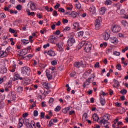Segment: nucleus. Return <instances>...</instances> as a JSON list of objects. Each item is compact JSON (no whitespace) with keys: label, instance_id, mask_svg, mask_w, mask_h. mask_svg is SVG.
<instances>
[{"label":"nucleus","instance_id":"36","mask_svg":"<svg viewBox=\"0 0 128 128\" xmlns=\"http://www.w3.org/2000/svg\"><path fill=\"white\" fill-rule=\"evenodd\" d=\"M42 86L44 88H46V90H48L50 88V86H48V83L45 82L42 84Z\"/></svg>","mask_w":128,"mask_h":128},{"label":"nucleus","instance_id":"18","mask_svg":"<svg viewBox=\"0 0 128 128\" xmlns=\"http://www.w3.org/2000/svg\"><path fill=\"white\" fill-rule=\"evenodd\" d=\"M90 12L92 14H96V9L94 6H92L90 8Z\"/></svg>","mask_w":128,"mask_h":128},{"label":"nucleus","instance_id":"12","mask_svg":"<svg viewBox=\"0 0 128 128\" xmlns=\"http://www.w3.org/2000/svg\"><path fill=\"white\" fill-rule=\"evenodd\" d=\"M74 42H76V40H74V38H70L68 40V46H72Z\"/></svg>","mask_w":128,"mask_h":128},{"label":"nucleus","instance_id":"26","mask_svg":"<svg viewBox=\"0 0 128 128\" xmlns=\"http://www.w3.org/2000/svg\"><path fill=\"white\" fill-rule=\"evenodd\" d=\"M16 91L18 94H22V92H24V87L22 86H19L16 88Z\"/></svg>","mask_w":128,"mask_h":128},{"label":"nucleus","instance_id":"27","mask_svg":"<svg viewBox=\"0 0 128 128\" xmlns=\"http://www.w3.org/2000/svg\"><path fill=\"white\" fill-rule=\"evenodd\" d=\"M8 52H6L0 51V58H6L7 56Z\"/></svg>","mask_w":128,"mask_h":128},{"label":"nucleus","instance_id":"42","mask_svg":"<svg viewBox=\"0 0 128 128\" xmlns=\"http://www.w3.org/2000/svg\"><path fill=\"white\" fill-rule=\"evenodd\" d=\"M9 32H10L11 34H17V32L16 30H14L12 28H9Z\"/></svg>","mask_w":128,"mask_h":128},{"label":"nucleus","instance_id":"46","mask_svg":"<svg viewBox=\"0 0 128 128\" xmlns=\"http://www.w3.org/2000/svg\"><path fill=\"white\" fill-rule=\"evenodd\" d=\"M12 50V47L10 46H8L6 49V52H10V51Z\"/></svg>","mask_w":128,"mask_h":128},{"label":"nucleus","instance_id":"15","mask_svg":"<svg viewBox=\"0 0 128 128\" xmlns=\"http://www.w3.org/2000/svg\"><path fill=\"white\" fill-rule=\"evenodd\" d=\"M56 46H58V50L60 52H64V47L62 46V43L60 44V43H58L56 44Z\"/></svg>","mask_w":128,"mask_h":128},{"label":"nucleus","instance_id":"7","mask_svg":"<svg viewBox=\"0 0 128 128\" xmlns=\"http://www.w3.org/2000/svg\"><path fill=\"white\" fill-rule=\"evenodd\" d=\"M120 8L119 7L118 10H116L117 14H120L122 16V18H126L128 17V16L126 14V10L122 9L120 10Z\"/></svg>","mask_w":128,"mask_h":128},{"label":"nucleus","instance_id":"40","mask_svg":"<svg viewBox=\"0 0 128 128\" xmlns=\"http://www.w3.org/2000/svg\"><path fill=\"white\" fill-rule=\"evenodd\" d=\"M104 4L106 6H110V4H112V0H106L104 2Z\"/></svg>","mask_w":128,"mask_h":128},{"label":"nucleus","instance_id":"2","mask_svg":"<svg viewBox=\"0 0 128 128\" xmlns=\"http://www.w3.org/2000/svg\"><path fill=\"white\" fill-rule=\"evenodd\" d=\"M24 124L26 128H30V120L24 118L22 119V118H19V122L18 124V128H20L23 126Z\"/></svg>","mask_w":128,"mask_h":128},{"label":"nucleus","instance_id":"63","mask_svg":"<svg viewBox=\"0 0 128 128\" xmlns=\"http://www.w3.org/2000/svg\"><path fill=\"white\" fill-rule=\"evenodd\" d=\"M0 16L2 18H6V14H4V13H1L0 14Z\"/></svg>","mask_w":128,"mask_h":128},{"label":"nucleus","instance_id":"20","mask_svg":"<svg viewBox=\"0 0 128 128\" xmlns=\"http://www.w3.org/2000/svg\"><path fill=\"white\" fill-rule=\"evenodd\" d=\"M30 80L28 78H25L22 81V84H24V86H28V84H30Z\"/></svg>","mask_w":128,"mask_h":128},{"label":"nucleus","instance_id":"6","mask_svg":"<svg viewBox=\"0 0 128 128\" xmlns=\"http://www.w3.org/2000/svg\"><path fill=\"white\" fill-rule=\"evenodd\" d=\"M8 36L6 35H4L2 37V40H1V46H4L8 44Z\"/></svg>","mask_w":128,"mask_h":128},{"label":"nucleus","instance_id":"58","mask_svg":"<svg viewBox=\"0 0 128 128\" xmlns=\"http://www.w3.org/2000/svg\"><path fill=\"white\" fill-rule=\"evenodd\" d=\"M118 36H119V38H126V36H124V34L122 33H120L118 34Z\"/></svg>","mask_w":128,"mask_h":128},{"label":"nucleus","instance_id":"32","mask_svg":"<svg viewBox=\"0 0 128 128\" xmlns=\"http://www.w3.org/2000/svg\"><path fill=\"white\" fill-rule=\"evenodd\" d=\"M114 85H113L114 88H118V86H120V82L118 81V80L114 79Z\"/></svg>","mask_w":128,"mask_h":128},{"label":"nucleus","instance_id":"45","mask_svg":"<svg viewBox=\"0 0 128 128\" xmlns=\"http://www.w3.org/2000/svg\"><path fill=\"white\" fill-rule=\"evenodd\" d=\"M58 64V60H54L53 61L51 62V64L52 66H56Z\"/></svg>","mask_w":128,"mask_h":128},{"label":"nucleus","instance_id":"60","mask_svg":"<svg viewBox=\"0 0 128 128\" xmlns=\"http://www.w3.org/2000/svg\"><path fill=\"white\" fill-rule=\"evenodd\" d=\"M60 4H56L54 6V8L56 10H58V8H60Z\"/></svg>","mask_w":128,"mask_h":128},{"label":"nucleus","instance_id":"35","mask_svg":"<svg viewBox=\"0 0 128 128\" xmlns=\"http://www.w3.org/2000/svg\"><path fill=\"white\" fill-rule=\"evenodd\" d=\"M61 109H62V107L60 106H58L54 108V110L56 112H60V110Z\"/></svg>","mask_w":128,"mask_h":128},{"label":"nucleus","instance_id":"64","mask_svg":"<svg viewBox=\"0 0 128 128\" xmlns=\"http://www.w3.org/2000/svg\"><path fill=\"white\" fill-rule=\"evenodd\" d=\"M50 46V43H47L46 44L44 45V48H48Z\"/></svg>","mask_w":128,"mask_h":128},{"label":"nucleus","instance_id":"29","mask_svg":"<svg viewBox=\"0 0 128 128\" xmlns=\"http://www.w3.org/2000/svg\"><path fill=\"white\" fill-rule=\"evenodd\" d=\"M74 28H76V30H80V24L78 22H75L73 24Z\"/></svg>","mask_w":128,"mask_h":128},{"label":"nucleus","instance_id":"28","mask_svg":"<svg viewBox=\"0 0 128 128\" xmlns=\"http://www.w3.org/2000/svg\"><path fill=\"white\" fill-rule=\"evenodd\" d=\"M56 37L54 36H52L49 40V42H51V44H56Z\"/></svg>","mask_w":128,"mask_h":128},{"label":"nucleus","instance_id":"5","mask_svg":"<svg viewBox=\"0 0 128 128\" xmlns=\"http://www.w3.org/2000/svg\"><path fill=\"white\" fill-rule=\"evenodd\" d=\"M7 98H9L12 102H14L16 98V94L14 92H10L7 96Z\"/></svg>","mask_w":128,"mask_h":128},{"label":"nucleus","instance_id":"19","mask_svg":"<svg viewBox=\"0 0 128 128\" xmlns=\"http://www.w3.org/2000/svg\"><path fill=\"white\" fill-rule=\"evenodd\" d=\"M87 42H86L85 40H83V41H82L81 42H80L78 46V48H82V46H86Z\"/></svg>","mask_w":128,"mask_h":128},{"label":"nucleus","instance_id":"55","mask_svg":"<svg viewBox=\"0 0 128 128\" xmlns=\"http://www.w3.org/2000/svg\"><path fill=\"white\" fill-rule=\"evenodd\" d=\"M5 88H12V84L10 83H8L5 85Z\"/></svg>","mask_w":128,"mask_h":128},{"label":"nucleus","instance_id":"56","mask_svg":"<svg viewBox=\"0 0 128 128\" xmlns=\"http://www.w3.org/2000/svg\"><path fill=\"white\" fill-rule=\"evenodd\" d=\"M34 116H38V112L36 110H34Z\"/></svg>","mask_w":128,"mask_h":128},{"label":"nucleus","instance_id":"22","mask_svg":"<svg viewBox=\"0 0 128 128\" xmlns=\"http://www.w3.org/2000/svg\"><path fill=\"white\" fill-rule=\"evenodd\" d=\"M47 54L50 56H56V52L54 50H49Z\"/></svg>","mask_w":128,"mask_h":128},{"label":"nucleus","instance_id":"48","mask_svg":"<svg viewBox=\"0 0 128 128\" xmlns=\"http://www.w3.org/2000/svg\"><path fill=\"white\" fill-rule=\"evenodd\" d=\"M76 8H78V9L80 8H82V5L80 4V2L76 3Z\"/></svg>","mask_w":128,"mask_h":128},{"label":"nucleus","instance_id":"33","mask_svg":"<svg viewBox=\"0 0 128 128\" xmlns=\"http://www.w3.org/2000/svg\"><path fill=\"white\" fill-rule=\"evenodd\" d=\"M21 42L22 44H30V40H28L22 39L21 40Z\"/></svg>","mask_w":128,"mask_h":128},{"label":"nucleus","instance_id":"34","mask_svg":"<svg viewBox=\"0 0 128 128\" xmlns=\"http://www.w3.org/2000/svg\"><path fill=\"white\" fill-rule=\"evenodd\" d=\"M8 72V69L4 67L0 69V74H6Z\"/></svg>","mask_w":128,"mask_h":128},{"label":"nucleus","instance_id":"14","mask_svg":"<svg viewBox=\"0 0 128 128\" xmlns=\"http://www.w3.org/2000/svg\"><path fill=\"white\" fill-rule=\"evenodd\" d=\"M46 74L48 80H52V75L50 70H46Z\"/></svg>","mask_w":128,"mask_h":128},{"label":"nucleus","instance_id":"49","mask_svg":"<svg viewBox=\"0 0 128 128\" xmlns=\"http://www.w3.org/2000/svg\"><path fill=\"white\" fill-rule=\"evenodd\" d=\"M16 10H22V5L19 4L16 7Z\"/></svg>","mask_w":128,"mask_h":128},{"label":"nucleus","instance_id":"43","mask_svg":"<svg viewBox=\"0 0 128 128\" xmlns=\"http://www.w3.org/2000/svg\"><path fill=\"white\" fill-rule=\"evenodd\" d=\"M120 94H126V92H128V91L126 89H124L120 90Z\"/></svg>","mask_w":128,"mask_h":128},{"label":"nucleus","instance_id":"57","mask_svg":"<svg viewBox=\"0 0 128 128\" xmlns=\"http://www.w3.org/2000/svg\"><path fill=\"white\" fill-rule=\"evenodd\" d=\"M52 16H58V12H56V10H54L53 12Z\"/></svg>","mask_w":128,"mask_h":128},{"label":"nucleus","instance_id":"1","mask_svg":"<svg viewBox=\"0 0 128 128\" xmlns=\"http://www.w3.org/2000/svg\"><path fill=\"white\" fill-rule=\"evenodd\" d=\"M110 115L109 114H106L100 118L99 122H98V124H103L105 128H110L108 126V124H110Z\"/></svg>","mask_w":128,"mask_h":128},{"label":"nucleus","instance_id":"11","mask_svg":"<svg viewBox=\"0 0 128 128\" xmlns=\"http://www.w3.org/2000/svg\"><path fill=\"white\" fill-rule=\"evenodd\" d=\"M111 30L114 34H116L120 31V27L118 25H113L112 26Z\"/></svg>","mask_w":128,"mask_h":128},{"label":"nucleus","instance_id":"25","mask_svg":"<svg viewBox=\"0 0 128 128\" xmlns=\"http://www.w3.org/2000/svg\"><path fill=\"white\" fill-rule=\"evenodd\" d=\"M106 9L104 7H102L100 8L99 10L100 14H102V15L104 14H106Z\"/></svg>","mask_w":128,"mask_h":128},{"label":"nucleus","instance_id":"31","mask_svg":"<svg viewBox=\"0 0 128 128\" xmlns=\"http://www.w3.org/2000/svg\"><path fill=\"white\" fill-rule=\"evenodd\" d=\"M28 16H34V12H30V10L28 8L26 10Z\"/></svg>","mask_w":128,"mask_h":128},{"label":"nucleus","instance_id":"50","mask_svg":"<svg viewBox=\"0 0 128 128\" xmlns=\"http://www.w3.org/2000/svg\"><path fill=\"white\" fill-rule=\"evenodd\" d=\"M116 68L118 70H122V65L120 64H118Z\"/></svg>","mask_w":128,"mask_h":128},{"label":"nucleus","instance_id":"9","mask_svg":"<svg viewBox=\"0 0 128 128\" xmlns=\"http://www.w3.org/2000/svg\"><path fill=\"white\" fill-rule=\"evenodd\" d=\"M110 36V30H106L104 34H103V38L104 40H108Z\"/></svg>","mask_w":128,"mask_h":128},{"label":"nucleus","instance_id":"39","mask_svg":"<svg viewBox=\"0 0 128 128\" xmlns=\"http://www.w3.org/2000/svg\"><path fill=\"white\" fill-rule=\"evenodd\" d=\"M76 35L79 38H82V36H84V32L82 31L79 32L76 34Z\"/></svg>","mask_w":128,"mask_h":128},{"label":"nucleus","instance_id":"53","mask_svg":"<svg viewBox=\"0 0 128 128\" xmlns=\"http://www.w3.org/2000/svg\"><path fill=\"white\" fill-rule=\"evenodd\" d=\"M122 24H123V26H128V22H126V20H122Z\"/></svg>","mask_w":128,"mask_h":128},{"label":"nucleus","instance_id":"44","mask_svg":"<svg viewBox=\"0 0 128 128\" xmlns=\"http://www.w3.org/2000/svg\"><path fill=\"white\" fill-rule=\"evenodd\" d=\"M70 30V28L68 26H66L63 32H68Z\"/></svg>","mask_w":128,"mask_h":128},{"label":"nucleus","instance_id":"4","mask_svg":"<svg viewBox=\"0 0 128 128\" xmlns=\"http://www.w3.org/2000/svg\"><path fill=\"white\" fill-rule=\"evenodd\" d=\"M22 74L23 76H30V68L28 66H24L22 68Z\"/></svg>","mask_w":128,"mask_h":128},{"label":"nucleus","instance_id":"16","mask_svg":"<svg viewBox=\"0 0 128 128\" xmlns=\"http://www.w3.org/2000/svg\"><path fill=\"white\" fill-rule=\"evenodd\" d=\"M74 66L78 68L81 67L84 68V65L82 61H81L80 62H76L74 63Z\"/></svg>","mask_w":128,"mask_h":128},{"label":"nucleus","instance_id":"59","mask_svg":"<svg viewBox=\"0 0 128 128\" xmlns=\"http://www.w3.org/2000/svg\"><path fill=\"white\" fill-rule=\"evenodd\" d=\"M126 50H128V46H126L125 47V48L123 50H122V52L123 54H124V52H126Z\"/></svg>","mask_w":128,"mask_h":128},{"label":"nucleus","instance_id":"62","mask_svg":"<svg viewBox=\"0 0 128 128\" xmlns=\"http://www.w3.org/2000/svg\"><path fill=\"white\" fill-rule=\"evenodd\" d=\"M4 10H5V12H10V8L8 7V6H5V7H4Z\"/></svg>","mask_w":128,"mask_h":128},{"label":"nucleus","instance_id":"17","mask_svg":"<svg viewBox=\"0 0 128 128\" xmlns=\"http://www.w3.org/2000/svg\"><path fill=\"white\" fill-rule=\"evenodd\" d=\"M110 42L112 44H117L118 43V40L116 37L112 36L110 38Z\"/></svg>","mask_w":128,"mask_h":128},{"label":"nucleus","instance_id":"47","mask_svg":"<svg viewBox=\"0 0 128 128\" xmlns=\"http://www.w3.org/2000/svg\"><path fill=\"white\" fill-rule=\"evenodd\" d=\"M113 55L116 56H120V52L116 51L113 52Z\"/></svg>","mask_w":128,"mask_h":128},{"label":"nucleus","instance_id":"37","mask_svg":"<svg viewBox=\"0 0 128 128\" xmlns=\"http://www.w3.org/2000/svg\"><path fill=\"white\" fill-rule=\"evenodd\" d=\"M54 98H50L49 100V104L50 106H52V104H54Z\"/></svg>","mask_w":128,"mask_h":128},{"label":"nucleus","instance_id":"21","mask_svg":"<svg viewBox=\"0 0 128 128\" xmlns=\"http://www.w3.org/2000/svg\"><path fill=\"white\" fill-rule=\"evenodd\" d=\"M92 118L95 122H100V117L96 114H94L92 115Z\"/></svg>","mask_w":128,"mask_h":128},{"label":"nucleus","instance_id":"30","mask_svg":"<svg viewBox=\"0 0 128 128\" xmlns=\"http://www.w3.org/2000/svg\"><path fill=\"white\" fill-rule=\"evenodd\" d=\"M70 16H72V18H76L78 16V12L72 11L71 14H70Z\"/></svg>","mask_w":128,"mask_h":128},{"label":"nucleus","instance_id":"8","mask_svg":"<svg viewBox=\"0 0 128 128\" xmlns=\"http://www.w3.org/2000/svg\"><path fill=\"white\" fill-rule=\"evenodd\" d=\"M92 50V44L90 42H87L84 47V50L86 52H90Z\"/></svg>","mask_w":128,"mask_h":128},{"label":"nucleus","instance_id":"51","mask_svg":"<svg viewBox=\"0 0 128 128\" xmlns=\"http://www.w3.org/2000/svg\"><path fill=\"white\" fill-rule=\"evenodd\" d=\"M6 98V94H2L0 96V100H4Z\"/></svg>","mask_w":128,"mask_h":128},{"label":"nucleus","instance_id":"3","mask_svg":"<svg viewBox=\"0 0 128 128\" xmlns=\"http://www.w3.org/2000/svg\"><path fill=\"white\" fill-rule=\"evenodd\" d=\"M94 78H96L94 74H92L91 76L86 80V82H84L82 84L83 88H86V86H90L91 82H94Z\"/></svg>","mask_w":128,"mask_h":128},{"label":"nucleus","instance_id":"52","mask_svg":"<svg viewBox=\"0 0 128 128\" xmlns=\"http://www.w3.org/2000/svg\"><path fill=\"white\" fill-rule=\"evenodd\" d=\"M126 112V110H124V108L121 107L120 108V114H124Z\"/></svg>","mask_w":128,"mask_h":128},{"label":"nucleus","instance_id":"10","mask_svg":"<svg viewBox=\"0 0 128 128\" xmlns=\"http://www.w3.org/2000/svg\"><path fill=\"white\" fill-rule=\"evenodd\" d=\"M100 22H102V17H98V19L96 20V30H100Z\"/></svg>","mask_w":128,"mask_h":128},{"label":"nucleus","instance_id":"23","mask_svg":"<svg viewBox=\"0 0 128 128\" xmlns=\"http://www.w3.org/2000/svg\"><path fill=\"white\" fill-rule=\"evenodd\" d=\"M100 103L102 104V106H104L106 104V99H104V98H102V95H100Z\"/></svg>","mask_w":128,"mask_h":128},{"label":"nucleus","instance_id":"54","mask_svg":"<svg viewBox=\"0 0 128 128\" xmlns=\"http://www.w3.org/2000/svg\"><path fill=\"white\" fill-rule=\"evenodd\" d=\"M4 102H0V108H4Z\"/></svg>","mask_w":128,"mask_h":128},{"label":"nucleus","instance_id":"38","mask_svg":"<svg viewBox=\"0 0 128 128\" xmlns=\"http://www.w3.org/2000/svg\"><path fill=\"white\" fill-rule=\"evenodd\" d=\"M20 76L18 74H16L14 77V80H20Z\"/></svg>","mask_w":128,"mask_h":128},{"label":"nucleus","instance_id":"61","mask_svg":"<svg viewBox=\"0 0 128 128\" xmlns=\"http://www.w3.org/2000/svg\"><path fill=\"white\" fill-rule=\"evenodd\" d=\"M36 126V124L34 123V121L32 120L30 124V126Z\"/></svg>","mask_w":128,"mask_h":128},{"label":"nucleus","instance_id":"13","mask_svg":"<svg viewBox=\"0 0 128 128\" xmlns=\"http://www.w3.org/2000/svg\"><path fill=\"white\" fill-rule=\"evenodd\" d=\"M17 54L20 56H26V49L19 50L17 52Z\"/></svg>","mask_w":128,"mask_h":128},{"label":"nucleus","instance_id":"24","mask_svg":"<svg viewBox=\"0 0 128 128\" xmlns=\"http://www.w3.org/2000/svg\"><path fill=\"white\" fill-rule=\"evenodd\" d=\"M30 8L32 10H38L36 6V4H34V2L30 4Z\"/></svg>","mask_w":128,"mask_h":128},{"label":"nucleus","instance_id":"41","mask_svg":"<svg viewBox=\"0 0 128 128\" xmlns=\"http://www.w3.org/2000/svg\"><path fill=\"white\" fill-rule=\"evenodd\" d=\"M108 46V43L104 42L103 43L100 44V48H106Z\"/></svg>","mask_w":128,"mask_h":128}]
</instances>
